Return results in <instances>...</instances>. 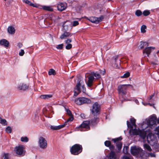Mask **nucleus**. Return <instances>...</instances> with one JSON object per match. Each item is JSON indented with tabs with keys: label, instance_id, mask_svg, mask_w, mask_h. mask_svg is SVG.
<instances>
[{
	"label": "nucleus",
	"instance_id": "24",
	"mask_svg": "<svg viewBox=\"0 0 159 159\" xmlns=\"http://www.w3.org/2000/svg\"><path fill=\"white\" fill-rule=\"evenodd\" d=\"M140 44L138 47L139 49H141L145 47L148 45V43L146 42L141 41L140 42Z\"/></svg>",
	"mask_w": 159,
	"mask_h": 159
},
{
	"label": "nucleus",
	"instance_id": "26",
	"mask_svg": "<svg viewBox=\"0 0 159 159\" xmlns=\"http://www.w3.org/2000/svg\"><path fill=\"white\" fill-rule=\"evenodd\" d=\"M43 10L45 11L52 12L53 9L50 6H46L43 5Z\"/></svg>",
	"mask_w": 159,
	"mask_h": 159
},
{
	"label": "nucleus",
	"instance_id": "4",
	"mask_svg": "<svg viewBox=\"0 0 159 159\" xmlns=\"http://www.w3.org/2000/svg\"><path fill=\"white\" fill-rule=\"evenodd\" d=\"M131 153L134 156H140L143 157V151L142 149L139 147L132 146L131 148Z\"/></svg>",
	"mask_w": 159,
	"mask_h": 159
},
{
	"label": "nucleus",
	"instance_id": "47",
	"mask_svg": "<svg viewBox=\"0 0 159 159\" xmlns=\"http://www.w3.org/2000/svg\"><path fill=\"white\" fill-rule=\"evenodd\" d=\"M72 40L71 39H67L65 40V43L67 44H70V43L72 42Z\"/></svg>",
	"mask_w": 159,
	"mask_h": 159
},
{
	"label": "nucleus",
	"instance_id": "28",
	"mask_svg": "<svg viewBox=\"0 0 159 159\" xmlns=\"http://www.w3.org/2000/svg\"><path fill=\"white\" fill-rule=\"evenodd\" d=\"M52 97V95L51 94H47L41 95L40 96V98L45 99H48L49 98H51Z\"/></svg>",
	"mask_w": 159,
	"mask_h": 159
},
{
	"label": "nucleus",
	"instance_id": "32",
	"mask_svg": "<svg viewBox=\"0 0 159 159\" xmlns=\"http://www.w3.org/2000/svg\"><path fill=\"white\" fill-rule=\"evenodd\" d=\"M8 153H4L2 154V159H8Z\"/></svg>",
	"mask_w": 159,
	"mask_h": 159
},
{
	"label": "nucleus",
	"instance_id": "45",
	"mask_svg": "<svg viewBox=\"0 0 159 159\" xmlns=\"http://www.w3.org/2000/svg\"><path fill=\"white\" fill-rule=\"evenodd\" d=\"M63 44H59L57 45L56 48L58 49H61L63 48Z\"/></svg>",
	"mask_w": 159,
	"mask_h": 159
},
{
	"label": "nucleus",
	"instance_id": "39",
	"mask_svg": "<svg viewBox=\"0 0 159 159\" xmlns=\"http://www.w3.org/2000/svg\"><path fill=\"white\" fill-rule=\"evenodd\" d=\"M6 131L8 133H10L11 132L12 129L11 127L8 126L6 129Z\"/></svg>",
	"mask_w": 159,
	"mask_h": 159
},
{
	"label": "nucleus",
	"instance_id": "12",
	"mask_svg": "<svg viewBox=\"0 0 159 159\" xmlns=\"http://www.w3.org/2000/svg\"><path fill=\"white\" fill-rule=\"evenodd\" d=\"M148 143L151 145H153L156 143L157 138L152 134H149L147 137Z\"/></svg>",
	"mask_w": 159,
	"mask_h": 159
},
{
	"label": "nucleus",
	"instance_id": "8",
	"mask_svg": "<svg viewBox=\"0 0 159 159\" xmlns=\"http://www.w3.org/2000/svg\"><path fill=\"white\" fill-rule=\"evenodd\" d=\"M100 107L97 102L94 103L93 105L92 108L91 109L92 114L94 116H97L99 114Z\"/></svg>",
	"mask_w": 159,
	"mask_h": 159
},
{
	"label": "nucleus",
	"instance_id": "46",
	"mask_svg": "<svg viewBox=\"0 0 159 159\" xmlns=\"http://www.w3.org/2000/svg\"><path fill=\"white\" fill-rule=\"evenodd\" d=\"M79 24V22L77 21H74L73 22L72 24H71V27L72 26H75L78 25Z\"/></svg>",
	"mask_w": 159,
	"mask_h": 159
},
{
	"label": "nucleus",
	"instance_id": "40",
	"mask_svg": "<svg viewBox=\"0 0 159 159\" xmlns=\"http://www.w3.org/2000/svg\"><path fill=\"white\" fill-rule=\"evenodd\" d=\"M142 14V12L140 10H137L135 13V14L138 16H140Z\"/></svg>",
	"mask_w": 159,
	"mask_h": 159
},
{
	"label": "nucleus",
	"instance_id": "6",
	"mask_svg": "<svg viewBox=\"0 0 159 159\" xmlns=\"http://www.w3.org/2000/svg\"><path fill=\"white\" fill-rule=\"evenodd\" d=\"M75 102L78 105H81L84 104L90 103L91 102V101L88 98L80 97L75 99Z\"/></svg>",
	"mask_w": 159,
	"mask_h": 159
},
{
	"label": "nucleus",
	"instance_id": "37",
	"mask_svg": "<svg viewBox=\"0 0 159 159\" xmlns=\"http://www.w3.org/2000/svg\"><path fill=\"white\" fill-rule=\"evenodd\" d=\"M146 28V26L145 25L142 26L141 28V31L142 33H144L146 32L145 29Z\"/></svg>",
	"mask_w": 159,
	"mask_h": 159
},
{
	"label": "nucleus",
	"instance_id": "33",
	"mask_svg": "<svg viewBox=\"0 0 159 159\" xmlns=\"http://www.w3.org/2000/svg\"><path fill=\"white\" fill-rule=\"evenodd\" d=\"M122 144L121 142L116 143V146L119 150H120L122 147Z\"/></svg>",
	"mask_w": 159,
	"mask_h": 159
},
{
	"label": "nucleus",
	"instance_id": "3",
	"mask_svg": "<svg viewBox=\"0 0 159 159\" xmlns=\"http://www.w3.org/2000/svg\"><path fill=\"white\" fill-rule=\"evenodd\" d=\"M81 145L76 144L73 145L70 149L71 153L74 155H77L80 153L82 151Z\"/></svg>",
	"mask_w": 159,
	"mask_h": 159
},
{
	"label": "nucleus",
	"instance_id": "62",
	"mask_svg": "<svg viewBox=\"0 0 159 159\" xmlns=\"http://www.w3.org/2000/svg\"><path fill=\"white\" fill-rule=\"evenodd\" d=\"M118 58V57H116L115 58V62H116V60Z\"/></svg>",
	"mask_w": 159,
	"mask_h": 159
},
{
	"label": "nucleus",
	"instance_id": "29",
	"mask_svg": "<svg viewBox=\"0 0 159 159\" xmlns=\"http://www.w3.org/2000/svg\"><path fill=\"white\" fill-rule=\"evenodd\" d=\"M70 117L64 123V127L67 125L68 124V123L69 121H72L73 120L74 118L73 116H70Z\"/></svg>",
	"mask_w": 159,
	"mask_h": 159
},
{
	"label": "nucleus",
	"instance_id": "50",
	"mask_svg": "<svg viewBox=\"0 0 159 159\" xmlns=\"http://www.w3.org/2000/svg\"><path fill=\"white\" fill-rule=\"evenodd\" d=\"M121 159H133V158L131 157L125 155L122 157H121Z\"/></svg>",
	"mask_w": 159,
	"mask_h": 159
},
{
	"label": "nucleus",
	"instance_id": "1",
	"mask_svg": "<svg viewBox=\"0 0 159 159\" xmlns=\"http://www.w3.org/2000/svg\"><path fill=\"white\" fill-rule=\"evenodd\" d=\"M75 90H76L78 93H77L75 91H74V95L77 96L81 91H82L84 93L86 92V89L84 85V82L83 81L79 80L78 81V82L76 85V86L75 88Z\"/></svg>",
	"mask_w": 159,
	"mask_h": 159
},
{
	"label": "nucleus",
	"instance_id": "30",
	"mask_svg": "<svg viewBox=\"0 0 159 159\" xmlns=\"http://www.w3.org/2000/svg\"><path fill=\"white\" fill-rule=\"evenodd\" d=\"M0 123L3 125H6L7 124L6 120L2 119L1 117H0Z\"/></svg>",
	"mask_w": 159,
	"mask_h": 159
},
{
	"label": "nucleus",
	"instance_id": "18",
	"mask_svg": "<svg viewBox=\"0 0 159 159\" xmlns=\"http://www.w3.org/2000/svg\"><path fill=\"white\" fill-rule=\"evenodd\" d=\"M63 31H68L71 27V24L69 21L65 22L63 25Z\"/></svg>",
	"mask_w": 159,
	"mask_h": 159
},
{
	"label": "nucleus",
	"instance_id": "11",
	"mask_svg": "<svg viewBox=\"0 0 159 159\" xmlns=\"http://www.w3.org/2000/svg\"><path fill=\"white\" fill-rule=\"evenodd\" d=\"M130 84L120 85L118 87V90L120 94L121 93L123 95L126 94L127 87L130 86Z\"/></svg>",
	"mask_w": 159,
	"mask_h": 159
},
{
	"label": "nucleus",
	"instance_id": "49",
	"mask_svg": "<svg viewBox=\"0 0 159 159\" xmlns=\"http://www.w3.org/2000/svg\"><path fill=\"white\" fill-rule=\"evenodd\" d=\"M72 47V45L71 44H68L66 46L65 48L66 49L69 50L71 49Z\"/></svg>",
	"mask_w": 159,
	"mask_h": 159
},
{
	"label": "nucleus",
	"instance_id": "61",
	"mask_svg": "<svg viewBox=\"0 0 159 159\" xmlns=\"http://www.w3.org/2000/svg\"><path fill=\"white\" fill-rule=\"evenodd\" d=\"M39 9H43V6L40 5H38V8Z\"/></svg>",
	"mask_w": 159,
	"mask_h": 159
},
{
	"label": "nucleus",
	"instance_id": "63",
	"mask_svg": "<svg viewBox=\"0 0 159 159\" xmlns=\"http://www.w3.org/2000/svg\"><path fill=\"white\" fill-rule=\"evenodd\" d=\"M135 102H136V103H138L139 102L138 101L137 99H136L135 100Z\"/></svg>",
	"mask_w": 159,
	"mask_h": 159
},
{
	"label": "nucleus",
	"instance_id": "54",
	"mask_svg": "<svg viewBox=\"0 0 159 159\" xmlns=\"http://www.w3.org/2000/svg\"><path fill=\"white\" fill-rule=\"evenodd\" d=\"M109 149L111 151H113L114 148H115V147L114 145H110V146L109 147Z\"/></svg>",
	"mask_w": 159,
	"mask_h": 159
},
{
	"label": "nucleus",
	"instance_id": "57",
	"mask_svg": "<svg viewBox=\"0 0 159 159\" xmlns=\"http://www.w3.org/2000/svg\"><path fill=\"white\" fill-rule=\"evenodd\" d=\"M149 156L151 157H155L156 155L154 153H149Z\"/></svg>",
	"mask_w": 159,
	"mask_h": 159
},
{
	"label": "nucleus",
	"instance_id": "19",
	"mask_svg": "<svg viewBox=\"0 0 159 159\" xmlns=\"http://www.w3.org/2000/svg\"><path fill=\"white\" fill-rule=\"evenodd\" d=\"M28 88L29 86L24 83H21L18 86V89L20 90L23 91H26Z\"/></svg>",
	"mask_w": 159,
	"mask_h": 159
},
{
	"label": "nucleus",
	"instance_id": "25",
	"mask_svg": "<svg viewBox=\"0 0 159 159\" xmlns=\"http://www.w3.org/2000/svg\"><path fill=\"white\" fill-rule=\"evenodd\" d=\"M8 32L11 34H14L15 33V30L12 26H9L8 28Z\"/></svg>",
	"mask_w": 159,
	"mask_h": 159
},
{
	"label": "nucleus",
	"instance_id": "31",
	"mask_svg": "<svg viewBox=\"0 0 159 159\" xmlns=\"http://www.w3.org/2000/svg\"><path fill=\"white\" fill-rule=\"evenodd\" d=\"M144 148L145 149H147V150L151 151L152 150V149L150 146L147 144H144L143 145Z\"/></svg>",
	"mask_w": 159,
	"mask_h": 159
},
{
	"label": "nucleus",
	"instance_id": "21",
	"mask_svg": "<svg viewBox=\"0 0 159 159\" xmlns=\"http://www.w3.org/2000/svg\"><path fill=\"white\" fill-rule=\"evenodd\" d=\"M0 44L7 48L9 46V43L7 40L3 39L0 40Z\"/></svg>",
	"mask_w": 159,
	"mask_h": 159
},
{
	"label": "nucleus",
	"instance_id": "53",
	"mask_svg": "<svg viewBox=\"0 0 159 159\" xmlns=\"http://www.w3.org/2000/svg\"><path fill=\"white\" fill-rule=\"evenodd\" d=\"M129 147L128 146H125L124 148V151L125 153H126L128 152V150Z\"/></svg>",
	"mask_w": 159,
	"mask_h": 159
},
{
	"label": "nucleus",
	"instance_id": "2",
	"mask_svg": "<svg viewBox=\"0 0 159 159\" xmlns=\"http://www.w3.org/2000/svg\"><path fill=\"white\" fill-rule=\"evenodd\" d=\"M144 125H143L142 126V127L143 128L142 130L139 129H136V126L135 127L134 129H131L132 130V134L133 135H139L140 137L143 139H144L146 138V133L145 131L144 130V129L143 128V126Z\"/></svg>",
	"mask_w": 159,
	"mask_h": 159
},
{
	"label": "nucleus",
	"instance_id": "60",
	"mask_svg": "<svg viewBox=\"0 0 159 159\" xmlns=\"http://www.w3.org/2000/svg\"><path fill=\"white\" fill-rule=\"evenodd\" d=\"M38 4H35L33 3H31V4H30V6H33L34 7H35L36 8H38Z\"/></svg>",
	"mask_w": 159,
	"mask_h": 159
},
{
	"label": "nucleus",
	"instance_id": "35",
	"mask_svg": "<svg viewBox=\"0 0 159 159\" xmlns=\"http://www.w3.org/2000/svg\"><path fill=\"white\" fill-rule=\"evenodd\" d=\"M56 74L55 70L52 69H50L48 72V74L50 75H54Z\"/></svg>",
	"mask_w": 159,
	"mask_h": 159
},
{
	"label": "nucleus",
	"instance_id": "17",
	"mask_svg": "<svg viewBox=\"0 0 159 159\" xmlns=\"http://www.w3.org/2000/svg\"><path fill=\"white\" fill-rule=\"evenodd\" d=\"M130 121L131 124L128 121H127V125L128 127V128L130 127L131 129L133 128V126L136 127V125L135 124V119L134 118H131L130 119Z\"/></svg>",
	"mask_w": 159,
	"mask_h": 159
},
{
	"label": "nucleus",
	"instance_id": "48",
	"mask_svg": "<svg viewBox=\"0 0 159 159\" xmlns=\"http://www.w3.org/2000/svg\"><path fill=\"white\" fill-rule=\"evenodd\" d=\"M155 133L157 135H159V126L156 127L154 129Z\"/></svg>",
	"mask_w": 159,
	"mask_h": 159
},
{
	"label": "nucleus",
	"instance_id": "20",
	"mask_svg": "<svg viewBox=\"0 0 159 159\" xmlns=\"http://www.w3.org/2000/svg\"><path fill=\"white\" fill-rule=\"evenodd\" d=\"M88 81L86 82V84L88 87L91 88L93 85V81L94 79V77L92 76H90L88 77Z\"/></svg>",
	"mask_w": 159,
	"mask_h": 159
},
{
	"label": "nucleus",
	"instance_id": "15",
	"mask_svg": "<svg viewBox=\"0 0 159 159\" xmlns=\"http://www.w3.org/2000/svg\"><path fill=\"white\" fill-rule=\"evenodd\" d=\"M64 33L60 37L61 39H66V38L71 37L74 34L70 33L66 31H63Z\"/></svg>",
	"mask_w": 159,
	"mask_h": 159
},
{
	"label": "nucleus",
	"instance_id": "43",
	"mask_svg": "<svg viewBox=\"0 0 159 159\" xmlns=\"http://www.w3.org/2000/svg\"><path fill=\"white\" fill-rule=\"evenodd\" d=\"M143 157H141L142 158H144V156H145L146 157H150L149 153H147L146 152H143Z\"/></svg>",
	"mask_w": 159,
	"mask_h": 159
},
{
	"label": "nucleus",
	"instance_id": "14",
	"mask_svg": "<svg viewBox=\"0 0 159 159\" xmlns=\"http://www.w3.org/2000/svg\"><path fill=\"white\" fill-rule=\"evenodd\" d=\"M103 19V17L101 16L99 17H90L89 19H88L90 22L95 24H98Z\"/></svg>",
	"mask_w": 159,
	"mask_h": 159
},
{
	"label": "nucleus",
	"instance_id": "41",
	"mask_svg": "<svg viewBox=\"0 0 159 159\" xmlns=\"http://www.w3.org/2000/svg\"><path fill=\"white\" fill-rule=\"evenodd\" d=\"M92 75H94L97 79H99L100 78V74L97 72L94 73H92Z\"/></svg>",
	"mask_w": 159,
	"mask_h": 159
},
{
	"label": "nucleus",
	"instance_id": "58",
	"mask_svg": "<svg viewBox=\"0 0 159 159\" xmlns=\"http://www.w3.org/2000/svg\"><path fill=\"white\" fill-rule=\"evenodd\" d=\"M17 45L18 47L19 48H20L22 47L23 44L19 42L18 43Z\"/></svg>",
	"mask_w": 159,
	"mask_h": 159
},
{
	"label": "nucleus",
	"instance_id": "9",
	"mask_svg": "<svg viewBox=\"0 0 159 159\" xmlns=\"http://www.w3.org/2000/svg\"><path fill=\"white\" fill-rule=\"evenodd\" d=\"M38 145L41 149H46L47 147V142L46 139L43 137H40L39 139Z\"/></svg>",
	"mask_w": 159,
	"mask_h": 159
},
{
	"label": "nucleus",
	"instance_id": "16",
	"mask_svg": "<svg viewBox=\"0 0 159 159\" xmlns=\"http://www.w3.org/2000/svg\"><path fill=\"white\" fill-rule=\"evenodd\" d=\"M66 3L64 2H60L58 4L57 10L59 11H62L65 10L67 8Z\"/></svg>",
	"mask_w": 159,
	"mask_h": 159
},
{
	"label": "nucleus",
	"instance_id": "22",
	"mask_svg": "<svg viewBox=\"0 0 159 159\" xmlns=\"http://www.w3.org/2000/svg\"><path fill=\"white\" fill-rule=\"evenodd\" d=\"M108 159H116V153L114 151H111L108 156Z\"/></svg>",
	"mask_w": 159,
	"mask_h": 159
},
{
	"label": "nucleus",
	"instance_id": "64",
	"mask_svg": "<svg viewBox=\"0 0 159 159\" xmlns=\"http://www.w3.org/2000/svg\"><path fill=\"white\" fill-rule=\"evenodd\" d=\"M157 123L158 124L159 123V119H158L157 120Z\"/></svg>",
	"mask_w": 159,
	"mask_h": 159
},
{
	"label": "nucleus",
	"instance_id": "27",
	"mask_svg": "<svg viewBox=\"0 0 159 159\" xmlns=\"http://www.w3.org/2000/svg\"><path fill=\"white\" fill-rule=\"evenodd\" d=\"M98 121V119L97 117H94V118L91 119L90 121V123L93 125L96 124Z\"/></svg>",
	"mask_w": 159,
	"mask_h": 159
},
{
	"label": "nucleus",
	"instance_id": "13",
	"mask_svg": "<svg viewBox=\"0 0 159 159\" xmlns=\"http://www.w3.org/2000/svg\"><path fill=\"white\" fill-rule=\"evenodd\" d=\"M155 49V48L149 47L146 48L143 51V53L144 57H148L151 52Z\"/></svg>",
	"mask_w": 159,
	"mask_h": 159
},
{
	"label": "nucleus",
	"instance_id": "5",
	"mask_svg": "<svg viewBox=\"0 0 159 159\" xmlns=\"http://www.w3.org/2000/svg\"><path fill=\"white\" fill-rule=\"evenodd\" d=\"M157 118L156 117L153 116H152L147 121V124L146 123L143 125H145L146 126L144 129L147 128L148 126L152 129L153 127H154L155 124L157 122Z\"/></svg>",
	"mask_w": 159,
	"mask_h": 159
},
{
	"label": "nucleus",
	"instance_id": "59",
	"mask_svg": "<svg viewBox=\"0 0 159 159\" xmlns=\"http://www.w3.org/2000/svg\"><path fill=\"white\" fill-rule=\"evenodd\" d=\"M38 4H35L33 3H31V4H30V6H33L34 7H35L36 8H38Z\"/></svg>",
	"mask_w": 159,
	"mask_h": 159
},
{
	"label": "nucleus",
	"instance_id": "51",
	"mask_svg": "<svg viewBox=\"0 0 159 159\" xmlns=\"http://www.w3.org/2000/svg\"><path fill=\"white\" fill-rule=\"evenodd\" d=\"M67 114L69 116H71L72 114L70 110L69 109H66Z\"/></svg>",
	"mask_w": 159,
	"mask_h": 159
},
{
	"label": "nucleus",
	"instance_id": "36",
	"mask_svg": "<svg viewBox=\"0 0 159 159\" xmlns=\"http://www.w3.org/2000/svg\"><path fill=\"white\" fill-rule=\"evenodd\" d=\"M20 140L22 142H27L29 141V139L26 137H21Z\"/></svg>",
	"mask_w": 159,
	"mask_h": 159
},
{
	"label": "nucleus",
	"instance_id": "7",
	"mask_svg": "<svg viewBox=\"0 0 159 159\" xmlns=\"http://www.w3.org/2000/svg\"><path fill=\"white\" fill-rule=\"evenodd\" d=\"M89 124V121H84L79 126L76 127V128L77 129H80L81 131L88 130L90 128Z\"/></svg>",
	"mask_w": 159,
	"mask_h": 159
},
{
	"label": "nucleus",
	"instance_id": "56",
	"mask_svg": "<svg viewBox=\"0 0 159 159\" xmlns=\"http://www.w3.org/2000/svg\"><path fill=\"white\" fill-rule=\"evenodd\" d=\"M23 2H25L27 4L30 5V4H31L32 3L31 2L28 0H23Z\"/></svg>",
	"mask_w": 159,
	"mask_h": 159
},
{
	"label": "nucleus",
	"instance_id": "55",
	"mask_svg": "<svg viewBox=\"0 0 159 159\" xmlns=\"http://www.w3.org/2000/svg\"><path fill=\"white\" fill-rule=\"evenodd\" d=\"M154 95H155V93H154L153 94L151 95H150L149 97H148V101H149V102H150L151 101V100L152 99V98L154 96Z\"/></svg>",
	"mask_w": 159,
	"mask_h": 159
},
{
	"label": "nucleus",
	"instance_id": "23",
	"mask_svg": "<svg viewBox=\"0 0 159 159\" xmlns=\"http://www.w3.org/2000/svg\"><path fill=\"white\" fill-rule=\"evenodd\" d=\"M64 127V125H61L58 126L51 125L50 128L52 130H57L60 129Z\"/></svg>",
	"mask_w": 159,
	"mask_h": 159
},
{
	"label": "nucleus",
	"instance_id": "10",
	"mask_svg": "<svg viewBox=\"0 0 159 159\" xmlns=\"http://www.w3.org/2000/svg\"><path fill=\"white\" fill-rule=\"evenodd\" d=\"M24 147L23 145H20L16 147L15 151L16 153L20 156L22 157L25 154V151L24 150Z\"/></svg>",
	"mask_w": 159,
	"mask_h": 159
},
{
	"label": "nucleus",
	"instance_id": "38",
	"mask_svg": "<svg viewBox=\"0 0 159 159\" xmlns=\"http://www.w3.org/2000/svg\"><path fill=\"white\" fill-rule=\"evenodd\" d=\"M143 14L144 16H148L150 14V12L148 10H144L143 11Z\"/></svg>",
	"mask_w": 159,
	"mask_h": 159
},
{
	"label": "nucleus",
	"instance_id": "52",
	"mask_svg": "<svg viewBox=\"0 0 159 159\" xmlns=\"http://www.w3.org/2000/svg\"><path fill=\"white\" fill-rule=\"evenodd\" d=\"M25 53V52L23 49H21L19 52V55L20 56H23Z\"/></svg>",
	"mask_w": 159,
	"mask_h": 159
},
{
	"label": "nucleus",
	"instance_id": "44",
	"mask_svg": "<svg viewBox=\"0 0 159 159\" xmlns=\"http://www.w3.org/2000/svg\"><path fill=\"white\" fill-rule=\"evenodd\" d=\"M104 144L105 146L108 147L111 144V142L109 141H106L104 142Z\"/></svg>",
	"mask_w": 159,
	"mask_h": 159
},
{
	"label": "nucleus",
	"instance_id": "42",
	"mask_svg": "<svg viewBox=\"0 0 159 159\" xmlns=\"http://www.w3.org/2000/svg\"><path fill=\"white\" fill-rule=\"evenodd\" d=\"M122 139V138L121 137H119L116 139H113L112 140L115 143H116L119 142V141L121 140Z\"/></svg>",
	"mask_w": 159,
	"mask_h": 159
},
{
	"label": "nucleus",
	"instance_id": "34",
	"mask_svg": "<svg viewBox=\"0 0 159 159\" xmlns=\"http://www.w3.org/2000/svg\"><path fill=\"white\" fill-rule=\"evenodd\" d=\"M130 75V73L129 72H126L123 76H121L120 77L122 78H125L128 77Z\"/></svg>",
	"mask_w": 159,
	"mask_h": 159
}]
</instances>
